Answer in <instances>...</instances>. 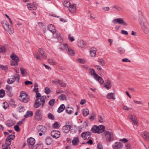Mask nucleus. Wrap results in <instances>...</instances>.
<instances>
[{"mask_svg":"<svg viewBox=\"0 0 149 149\" xmlns=\"http://www.w3.org/2000/svg\"><path fill=\"white\" fill-rule=\"evenodd\" d=\"M36 93V97L38 99L35 101L34 107L36 108H37L41 106L42 107H43L45 102V100L47 99L46 96H43L40 97L41 95L38 92Z\"/></svg>","mask_w":149,"mask_h":149,"instance_id":"nucleus-1","label":"nucleus"},{"mask_svg":"<svg viewBox=\"0 0 149 149\" xmlns=\"http://www.w3.org/2000/svg\"><path fill=\"white\" fill-rule=\"evenodd\" d=\"M19 99L21 102L26 103L29 101V97L25 92L22 91L20 92Z\"/></svg>","mask_w":149,"mask_h":149,"instance_id":"nucleus-2","label":"nucleus"},{"mask_svg":"<svg viewBox=\"0 0 149 149\" xmlns=\"http://www.w3.org/2000/svg\"><path fill=\"white\" fill-rule=\"evenodd\" d=\"M140 25L143 31L145 33H148L149 32V30L147 26V23L144 19H142L140 22Z\"/></svg>","mask_w":149,"mask_h":149,"instance_id":"nucleus-3","label":"nucleus"},{"mask_svg":"<svg viewBox=\"0 0 149 149\" xmlns=\"http://www.w3.org/2000/svg\"><path fill=\"white\" fill-rule=\"evenodd\" d=\"M104 134L107 141L110 142L113 140L114 139L113 135L112 132L109 131H104Z\"/></svg>","mask_w":149,"mask_h":149,"instance_id":"nucleus-4","label":"nucleus"},{"mask_svg":"<svg viewBox=\"0 0 149 149\" xmlns=\"http://www.w3.org/2000/svg\"><path fill=\"white\" fill-rule=\"evenodd\" d=\"M72 127V126L70 123L69 121H67L65 122V125L63 127L62 130L63 132L67 133Z\"/></svg>","mask_w":149,"mask_h":149,"instance_id":"nucleus-5","label":"nucleus"},{"mask_svg":"<svg viewBox=\"0 0 149 149\" xmlns=\"http://www.w3.org/2000/svg\"><path fill=\"white\" fill-rule=\"evenodd\" d=\"M112 22L113 23L115 24L118 23L119 24H122L125 26H127V23L121 18L115 19L113 20Z\"/></svg>","mask_w":149,"mask_h":149,"instance_id":"nucleus-6","label":"nucleus"},{"mask_svg":"<svg viewBox=\"0 0 149 149\" xmlns=\"http://www.w3.org/2000/svg\"><path fill=\"white\" fill-rule=\"evenodd\" d=\"M35 119L38 121H40L42 119V111L38 110L36 111L35 115Z\"/></svg>","mask_w":149,"mask_h":149,"instance_id":"nucleus-7","label":"nucleus"},{"mask_svg":"<svg viewBox=\"0 0 149 149\" xmlns=\"http://www.w3.org/2000/svg\"><path fill=\"white\" fill-rule=\"evenodd\" d=\"M15 134H10L6 138V144L7 146H9L11 143V140H13L15 138Z\"/></svg>","mask_w":149,"mask_h":149,"instance_id":"nucleus-8","label":"nucleus"},{"mask_svg":"<svg viewBox=\"0 0 149 149\" xmlns=\"http://www.w3.org/2000/svg\"><path fill=\"white\" fill-rule=\"evenodd\" d=\"M91 134V133L90 132H84L81 134V136L83 138H84V140H87L90 138Z\"/></svg>","mask_w":149,"mask_h":149,"instance_id":"nucleus-9","label":"nucleus"},{"mask_svg":"<svg viewBox=\"0 0 149 149\" xmlns=\"http://www.w3.org/2000/svg\"><path fill=\"white\" fill-rule=\"evenodd\" d=\"M51 135L54 138H58L60 136V133L58 131L53 130L51 132Z\"/></svg>","mask_w":149,"mask_h":149,"instance_id":"nucleus-10","label":"nucleus"},{"mask_svg":"<svg viewBox=\"0 0 149 149\" xmlns=\"http://www.w3.org/2000/svg\"><path fill=\"white\" fill-rule=\"evenodd\" d=\"M37 130L38 132H41L43 134H45L47 131L46 128L42 125L38 126L37 127Z\"/></svg>","mask_w":149,"mask_h":149,"instance_id":"nucleus-11","label":"nucleus"},{"mask_svg":"<svg viewBox=\"0 0 149 149\" xmlns=\"http://www.w3.org/2000/svg\"><path fill=\"white\" fill-rule=\"evenodd\" d=\"M141 136L147 141H149V133L147 131H144L141 133Z\"/></svg>","mask_w":149,"mask_h":149,"instance_id":"nucleus-12","label":"nucleus"},{"mask_svg":"<svg viewBox=\"0 0 149 149\" xmlns=\"http://www.w3.org/2000/svg\"><path fill=\"white\" fill-rule=\"evenodd\" d=\"M123 144L120 142H116L113 145V149H120L123 147Z\"/></svg>","mask_w":149,"mask_h":149,"instance_id":"nucleus-13","label":"nucleus"},{"mask_svg":"<svg viewBox=\"0 0 149 149\" xmlns=\"http://www.w3.org/2000/svg\"><path fill=\"white\" fill-rule=\"evenodd\" d=\"M88 73L91 76H93V78L95 79L98 75L96 74L95 72L94 69L90 68L89 69L88 71Z\"/></svg>","mask_w":149,"mask_h":149,"instance_id":"nucleus-14","label":"nucleus"},{"mask_svg":"<svg viewBox=\"0 0 149 149\" xmlns=\"http://www.w3.org/2000/svg\"><path fill=\"white\" fill-rule=\"evenodd\" d=\"M10 57L12 59L13 61H15L17 62L19 61V57L13 53H12L11 54L10 56Z\"/></svg>","mask_w":149,"mask_h":149,"instance_id":"nucleus-15","label":"nucleus"},{"mask_svg":"<svg viewBox=\"0 0 149 149\" xmlns=\"http://www.w3.org/2000/svg\"><path fill=\"white\" fill-rule=\"evenodd\" d=\"M79 47L82 48H85L86 47V45L84 41L82 40H79L78 43Z\"/></svg>","mask_w":149,"mask_h":149,"instance_id":"nucleus-16","label":"nucleus"},{"mask_svg":"<svg viewBox=\"0 0 149 149\" xmlns=\"http://www.w3.org/2000/svg\"><path fill=\"white\" fill-rule=\"evenodd\" d=\"M48 29L54 34L56 32L55 28L54 25L52 24L49 25L47 27Z\"/></svg>","mask_w":149,"mask_h":149,"instance_id":"nucleus-17","label":"nucleus"},{"mask_svg":"<svg viewBox=\"0 0 149 149\" xmlns=\"http://www.w3.org/2000/svg\"><path fill=\"white\" fill-rule=\"evenodd\" d=\"M111 82L109 80H106L105 83L104 84V86L108 90L110 89L111 88Z\"/></svg>","mask_w":149,"mask_h":149,"instance_id":"nucleus-18","label":"nucleus"},{"mask_svg":"<svg viewBox=\"0 0 149 149\" xmlns=\"http://www.w3.org/2000/svg\"><path fill=\"white\" fill-rule=\"evenodd\" d=\"M27 142L28 145L33 146L35 144V140L33 138L30 137L27 139Z\"/></svg>","mask_w":149,"mask_h":149,"instance_id":"nucleus-19","label":"nucleus"},{"mask_svg":"<svg viewBox=\"0 0 149 149\" xmlns=\"http://www.w3.org/2000/svg\"><path fill=\"white\" fill-rule=\"evenodd\" d=\"M76 10V8L74 4H71L68 10L71 13H74Z\"/></svg>","mask_w":149,"mask_h":149,"instance_id":"nucleus-20","label":"nucleus"},{"mask_svg":"<svg viewBox=\"0 0 149 149\" xmlns=\"http://www.w3.org/2000/svg\"><path fill=\"white\" fill-rule=\"evenodd\" d=\"M91 130L93 132L95 133H100V132L99 127L97 125L94 126L92 128Z\"/></svg>","mask_w":149,"mask_h":149,"instance_id":"nucleus-21","label":"nucleus"},{"mask_svg":"<svg viewBox=\"0 0 149 149\" xmlns=\"http://www.w3.org/2000/svg\"><path fill=\"white\" fill-rule=\"evenodd\" d=\"M38 52L42 56V57L43 59H45L46 58L47 56L43 49L41 48H39L38 50Z\"/></svg>","mask_w":149,"mask_h":149,"instance_id":"nucleus-22","label":"nucleus"},{"mask_svg":"<svg viewBox=\"0 0 149 149\" xmlns=\"http://www.w3.org/2000/svg\"><path fill=\"white\" fill-rule=\"evenodd\" d=\"M19 79V74H16L15 75L12 76V80L13 82L16 80L17 82H18Z\"/></svg>","mask_w":149,"mask_h":149,"instance_id":"nucleus-23","label":"nucleus"},{"mask_svg":"<svg viewBox=\"0 0 149 149\" xmlns=\"http://www.w3.org/2000/svg\"><path fill=\"white\" fill-rule=\"evenodd\" d=\"M130 119L132 120L133 123L136 125V126H137L138 122L136 120V117L135 116H133L132 115L130 116Z\"/></svg>","mask_w":149,"mask_h":149,"instance_id":"nucleus-24","label":"nucleus"},{"mask_svg":"<svg viewBox=\"0 0 149 149\" xmlns=\"http://www.w3.org/2000/svg\"><path fill=\"white\" fill-rule=\"evenodd\" d=\"M28 8L29 10H36L37 8V7L33 4L32 5L31 4L28 3L27 5Z\"/></svg>","mask_w":149,"mask_h":149,"instance_id":"nucleus-25","label":"nucleus"},{"mask_svg":"<svg viewBox=\"0 0 149 149\" xmlns=\"http://www.w3.org/2000/svg\"><path fill=\"white\" fill-rule=\"evenodd\" d=\"M65 108V107L64 104H62L60 105L58 108L57 111L58 113H61L63 111Z\"/></svg>","mask_w":149,"mask_h":149,"instance_id":"nucleus-26","label":"nucleus"},{"mask_svg":"<svg viewBox=\"0 0 149 149\" xmlns=\"http://www.w3.org/2000/svg\"><path fill=\"white\" fill-rule=\"evenodd\" d=\"M15 124V122L12 120L8 121L6 122V125L7 126L10 127L14 125Z\"/></svg>","mask_w":149,"mask_h":149,"instance_id":"nucleus-27","label":"nucleus"},{"mask_svg":"<svg viewBox=\"0 0 149 149\" xmlns=\"http://www.w3.org/2000/svg\"><path fill=\"white\" fill-rule=\"evenodd\" d=\"M60 48L61 49L63 50L68 49V44H62L60 45Z\"/></svg>","mask_w":149,"mask_h":149,"instance_id":"nucleus-28","label":"nucleus"},{"mask_svg":"<svg viewBox=\"0 0 149 149\" xmlns=\"http://www.w3.org/2000/svg\"><path fill=\"white\" fill-rule=\"evenodd\" d=\"M95 79L98 81L100 84H102L104 82V81L98 75Z\"/></svg>","mask_w":149,"mask_h":149,"instance_id":"nucleus-29","label":"nucleus"},{"mask_svg":"<svg viewBox=\"0 0 149 149\" xmlns=\"http://www.w3.org/2000/svg\"><path fill=\"white\" fill-rule=\"evenodd\" d=\"M33 115V112L31 111H27L26 114L24 115V117L25 118H27L29 117H30Z\"/></svg>","mask_w":149,"mask_h":149,"instance_id":"nucleus-30","label":"nucleus"},{"mask_svg":"<svg viewBox=\"0 0 149 149\" xmlns=\"http://www.w3.org/2000/svg\"><path fill=\"white\" fill-rule=\"evenodd\" d=\"M113 93H108L107 96V98L108 99L115 100V98L113 97Z\"/></svg>","mask_w":149,"mask_h":149,"instance_id":"nucleus-31","label":"nucleus"},{"mask_svg":"<svg viewBox=\"0 0 149 149\" xmlns=\"http://www.w3.org/2000/svg\"><path fill=\"white\" fill-rule=\"evenodd\" d=\"M10 34H12L14 32V30L12 27L10 26L8 27V28L7 29H5Z\"/></svg>","mask_w":149,"mask_h":149,"instance_id":"nucleus-32","label":"nucleus"},{"mask_svg":"<svg viewBox=\"0 0 149 149\" xmlns=\"http://www.w3.org/2000/svg\"><path fill=\"white\" fill-rule=\"evenodd\" d=\"M117 49L118 51V52L120 54H121L124 53L125 52V49L122 47H118Z\"/></svg>","mask_w":149,"mask_h":149,"instance_id":"nucleus-33","label":"nucleus"},{"mask_svg":"<svg viewBox=\"0 0 149 149\" xmlns=\"http://www.w3.org/2000/svg\"><path fill=\"white\" fill-rule=\"evenodd\" d=\"M79 140L78 138L75 137L74 138L72 141L73 144L74 145H76L78 144Z\"/></svg>","mask_w":149,"mask_h":149,"instance_id":"nucleus-34","label":"nucleus"},{"mask_svg":"<svg viewBox=\"0 0 149 149\" xmlns=\"http://www.w3.org/2000/svg\"><path fill=\"white\" fill-rule=\"evenodd\" d=\"M104 116L102 115H99L98 116V120L100 123H102L104 121Z\"/></svg>","mask_w":149,"mask_h":149,"instance_id":"nucleus-35","label":"nucleus"},{"mask_svg":"<svg viewBox=\"0 0 149 149\" xmlns=\"http://www.w3.org/2000/svg\"><path fill=\"white\" fill-rule=\"evenodd\" d=\"M83 113L84 116H87L89 114L88 109L86 108L83 109Z\"/></svg>","mask_w":149,"mask_h":149,"instance_id":"nucleus-36","label":"nucleus"},{"mask_svg":"<svg viewBox=\"0 0 149 149\" xmlns=\"http://www.w3.org/2000/svg\"><path fill=\"white\" fill-rule=\"evenodd\" d=\"M66 111L68 114H71L73 113L72 109L69 107H67L66 109Z\"/></svg>","mask_w":149,"mask_h":149,"instance_id":"nucleus-37","label":"nucleus"},{"mask_svg":"<svg viewBox=\"0 0 149 149\" xmlns=\"http://www.w3.org/2000/svg\"><path fill=\"white\" fill-rule=\"evenodd\" d=\"M58 83L60 85L61 87H65L66 86V84L63 82L61 80H58Z\"/></svg>","mask_w":149,"mask_h":149,"instance_id":"nucleus-38","label":"nucleus"},{"mask_svg":"<svg viewBox=\"0 0 149 149\" xmlns=\"http://www.w3.org/2000/svg\"><path fill=\"white\" fill-rule=\"evenodd\" d=\"M59 99L61 100H66V97L64 94H61L59 96Z\"/></svg>","mask_w":149,"mask_h":149,"instance_id":"nucleus-39","label":"nucleus"},{"mask_svg":"<svg viewBox=\"0 0 149 149\" xmlns=\"http://www.w3.org/2000/svg\"><path fill=\"white\" fill-rule=\"evenodd\" d=\"M47 117L49 119L52 120H55L54 116L51 113H49L47 115Z\"/></svg>","mask_w":149,"mask_h":149,"instance_id":"nucleus-40","label":"nucleus"},{"mask_svg":"<svg viewBox=\"0 0 149 149\" xmlns=\"http://www.w3.org/2000/svg\"><path fill=\"white\" fill-rule=\"evenodd\" d=\"M98 127H99L100 132V133H102L104 131L105 128V126L102 125H100Z\"/></svg>","mask_w":149,"mask_h":149,"instance_id":"nucleus-41","label":"nucleus"},{"mask_svg":"<svg viewBox=\"0 0 149 149\" xmlns=\"http://www.w3.org/2000/svg\"><path fill=\"white\" fill-rule=\"evenodd\" d=\"M5 95V91L3 89L0 90V98H2Z\"/></svg>","mask_w":149,"mask_h":149,"instance_id":"nucleus-42","label":"nucleus"},{"mask_svg":"<svg viewBox=\"0 0 149 149\" xmlns=\"http://www.w3.org/2000/svg\"><path fill=\"white\" fill-rule=\"evenodd\" d=\"M96 51L94 50H91L90 51V54L91 56L94 57L96 56Z\"/></svg>","mask_w":149,"mask_h":149,"instance_id":"nucleus-43","label":"nucleus"},{"mask_svg":"<svg viewBox=\"0 0 149 149\" xmlns=\"http://www.w3.org/2000/svg\"><path fill=\"white\" fill-rule=\"evenodd\" d=\"M97 61L99 63L100 65L101 66H103L105 64V62L102 59H99Z\"/></svg>","mask_w":149,"mask_h":149,"instance_id":"nucleus-44","label":"nucleus"},{"mask_svg":"<svg viewBox=\"0 0 149 149\" xmlns=\"http://www.w3.org/2000/svg\"><path fill=\"white\" fill-rule=\"evenodd\" d=\"M77 62L80 63L84 64L86 62V61L84 59L78 58L77 60Z\"/></svg>","mask_w":149,"mask_h":149,"instance_id":"nucleus-45","label":"nucleus"},{"mask_svg":"<svg viewBox=\"0 0 149 149\" xmlns=\"http://www.w3.org/2000/svg\"><path fill=\"white\" fill-rule=\"evenodd\" d=\"M71 4L70 2L69 1H65L64 2V5L65 7L69 8Z\"/></svg>","mask_w":149,"mask_h":149,"instance_id":"nucleus-46","label":"nucleus"},{"mask_svg":"<svg viewBox=\"0 0 149 149\" xmlns=\"http://www.w3.org/2000/svg\"><path fill=\"white\" fill-rule=\"evenodd\" d=\"M46 143L47 145H50L52 142V139L50 138H47L46 139Z\"/></svg>","mask_w":149,"mask_h":149,"instance_id":"nucleus-47","label":"nucleus"},{"mask_svg":"<svg viewBox=\"0 0 149 149\" xmlns=\"http://www.w3.org/2000/svg\"><path fill=\"white\" fill-rule=\"evenodd\" d=\"M50 92V89L49 87H46L45 88V92L46 94H49Z\"/></svg>","mask_w":149,"mask_h":149,"instance_id":"nucleus-48","label":"nucleus"},{"mask_svg":"<svg viewBox=\"0 0 149 149\" xmlns=\"http://www.w3.org/2000/svg\"><path fill=\"white\" fill-rule=\"evenodd\" d=\"M34 56L35 57L37 60H41V58L39 54L38 53H36L34 54Z\"/></svg>","mask_w":149,"mask_h":149,"instance_id":"nucleus-49","label":"nucleus"},{"mask_svg":"<svg viewBox=\"0 0 149 149\" xmlns=\"http://www.w3.org/2000/svg\"><path fill=\"white\" fill-rule=\"evenodd\" d=\"M55 100L54 99H51L49 102V104L51 106H53L54 104Z\"/></svg>","mask_w":149,"mask_h":149,"instance_id":"nucleus-50","label":"nucleus"},{"mask_svg":"<svg viewBox=\"0 0 149 149\" xmlns=\"http://www.w3.org/2000/svg\"><path fill=\"white\" fill-rule=\"evenodd\" d=\"M68 51L69 54L70 55L72 56L74 54V52L73 50L70 49L68 48Z\"/></svg>","mask_w":149,"mask_h":149,"instance_id":"nucleus-51","label":"nucleus"},{"mask_svg":"<svg viewBox=\"0 0 149 149\" xmlns=\"http://www.w3.org/2000/svg\"><path fill=\"white\" fill-rule=\"evenodd\" d=\"M6 89L10 92L12 91V88L9 85H7L6 86Z\"/></svg>","mask_w":149,"mask_h":149,"instance_id":"nucleus-52","label":"nucleus"},{"mask_svg":"<svg viewBox=\"0 0 149 149\" xmlns=\"http://www.w3.org/2000/svg\"><path fill=\"white\" fill-rule=\"evenodd\" d=\"M48 61L49 63L52 65H54L56 64L55 61L52 59H49Z\"/></svg>","mask_w":149,"mask_h":149,"instance_id":"nucleus-53","label":"nucleus"},{"mask_svg":"<svg viewBox=\"0 0 149 149\" xmlns=\"http://www.w3.org/2000/svg\"><path fill=\"white\" fill-rule=\"evenodd\" d=\"M6 52V48L4 46H0V52Z\"/></svg>","mask_w":149,"mask_h":149,"instance_id":"nucleus-54","label":"nucleus"},{"mask_svg":"<svg viewBox=\"0 0 149 149\" xmlns=\"http://www.w3.org/2000/svg\"><path fill=\"white\" fill-rule=\"evenodd\" d=\"M97 148V149H103L102 145L101 143H98Z\"/></svg>","mask_w":149,"mask_h":149,"instance_id":"nucleus-55","label":"nucleus"},{"mask_svg":"<svg viewBox=\"0 0 149 149\" xmlns=\"http://www.w3.org/2000/svg\"><path fill=\"white\" fill-rule=\"evenodd\" d=\"M11 65L12 66H16L18 65V63L17 62L12 61L11 62Z\"/></svg>","mask_w":149,"mask_h":149,"instance_id":"nucleus-56","label":"nucleus"},{"mask_svg":"<svg viewBox=\"0 0 149 149\" xmlns=\"http://www.w3.org/2000/svg\"><path fill=\"white\" fill-rule=\"evenodd\" d=\"M71 35L70 34L68 35V39L71 42H72L74 40V38L73 36H72V37L71 36Z\"/></svg>","mask_w":149,"mask_h":149,"instance_id":"nucleus-57","label":"nucleus"},{"mask_svg":"<svg viewBox=\"0 0 149 149\" xmlns=\"http://www.w3.org/2000/svg\"><path fill=\"white\" fill-rule=\"evenodd\" d=\"M24 107L23 106H20L18 108V110L19 112H23L24 111Z\"/></svg>","mask_w":149,"mask_h":149,"instance_id":"nucleus-58","label":"nucleus"},{"mask_svg":"<svg viewBox=\"0 0 149 149\" xmlns=\"http://www.w3.org/2000/svg\"><path fill=\"white\" fill-rule=\"evenodd\" d=\"M0 68H1L3 70H6L8 69V68L6 66H3L0 65Z\"/></svg>","mask_w":149,"mask_h":149,"instance_id":"nucleus-59","label":"nucleus"},{"mask_svg":"<svg viewBox=\"0 0 149 149\" xmlns=\"http://www.w3.org/2000/svg\"><path fill=\"white\" fill-rule=\"evenodd\" d=\"M96 117V115L95 114H93L89 118V119L91 121L94 120L95 119Z\"/></svg>","mask_w":149,"mask_h":149,"instance_id":"nucleus-60","label":"nucleus"},{"mask_svg":"<svg viewBox=\"0 0 149 149\" xmlns=\"http://www.w3.org/2000/svg\"><path fill=\"white\" fill-rule=\"evenodd\" d=\"M20 70L21 71V74L23 75H24L26 72L25 69H24L23 68H20Z\"/></svg>","mask_w":149,"mask_h":149,"instance_id":"nucleus-61","label":"nucleus"},{"mask_svg":"<svg viewBox=\"0 0 149 149\" xmlns=\"http://www.w3.org/2000/svg\"><path fill=\"white\" fill-rule=\"evenodd\" d=\"M9 26L8 23L7 22V23L4 24L3 25V27H4V29H7L8 28V27Z\"/></svg>","mask_w":149,"mask_h":149,"instance_id":"nucleus-62","label":"nucleus"},{"mask_svg":"<svg viewBox=\"0 0 149 149\" xmlns=\"http://www.w3.org/2000/svg\"><path fill=\"white\" fill-rule=\"evenodd\" d=\"M120 141H123V143H126L128 141V140L125 138L123 139H120L119 140Z\"/></svg>","mask_w":149,"mask_h":149,"instance_id":"nucleus-63","label":"nucleus"},{"mask_svg":"<svg viewBox=\"0 0 149 149\" xmlns=\"http://www.w3.org/2000/svg\"><path fill=\"white\" fill-rule=\"evenodd\" d=\"M14 129L17 132H19L20 130V128L17 125H16L14 126Z\"/></svg>","mask_w":149,"mask_h":149,"instance_id":"nucleus-64","label":"nucleus"}]
</instances>
